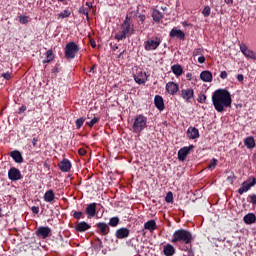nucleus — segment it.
Instances as JSON below:
<instances>
[{
  "mask_svg": "<svg viewBox=\"0 0 256 256\" xmlns=\"http://www.w3.org/2000/svg\"><path fill=\"white\" fill-rule=\"evenodd\" d=\"M212 103L218 113H223L225 107H231V93L225 89L216 90L212 95Z\"/></svg>",
  "mask_w": 256,
  "mask_h": 256,
  "instance_id": "obj_1",
  "label": "nucleus"
},
{
  "mask_svg": "<svg viewBox=\"0 0 256 256\" xmlns=\"http://www.w3.org/2000/svg\"><path fill=\"white\" fill-rule=\"evenodd\" d=\"M121 31L115 35V39L117 41H123V39H127V37H131L133 35L135 28L133 24H131V18L126 16L125 20L120 26Z\"/></svg>",
  "mask_w": 256,
  "mask_h": 256,
  "instance_id": "obj_2",
  "label": "nucleus"
},
{
  "mask_svg": "<svg viewBox=\"0 0 256 256\" xmlns=\"http://www.w3.org/2000/svg\"><path fill=\"white\" fill-rule=\"evenodd\" d=\"M193 240V236L191 232L185 229L176 230L173 234L172 243H185V245H189Z\"/></svg>",
  "mask_w": 256,
  "mask_h": 256,
  "instance_id": "obj_3",
  "label": "nucleus"
},
{
  "mask_svg": "<svg viewBox=\"0 0 256 256\" xmlns=\"http://www.w3.org/2000/svg\"><path fill=\"white\" fill-rule=\"evenodd\" d=\"M146 128H147V117L143 116V114L137 115L132 125L133 133H141V131H143Z\"/></svg>",
  "mask_w": 256,
  "mask_h": 256,
  "instance_id": "obj_4",
  "label": "nucleus"
},
{
  "mask_svg": "<svg viewBox=\"0 0 256 256\" xmlns=\"http://www.w3.org/2000/svg\"><path fill=\"white\" fill-rule=\"evenodd\" d=\"M79 53V46L75 42H69L64 48V55L67 59H75Z\"/></svg>",
  "mask_w": 256,
  "mask_h": 256,
  "instance_id": "obj_5",
  "label": "nucleus"
},
{
  "mask_svg": "<svg viewBox=\"0 0 256 256\" xmlns=\"http://www.w3.org/2000/svg\"><path fill=\"white\" fill-rule=\"evenodd\" d=\"M256 179L255 177L249 178L245 182L242 183L241 187L238 189L239 195H243V193H247L251 187H255Z\"/></svg>",
  "mask_w": 256,
  "mask_h": 256,
  "instance_id": "obj_6",
  "label": "nucleus"
},
{
  "mask_svg": "<svg viewBox=\"0 0 256 256\" xmlns=\"http://www.w3.org/2000/svg\"><path fill=\"white\" fill-rule=\"evenodd\" d=\"M161 45V38L155 37V39H148L145 42L144 49L146 51H155Z\"/></svg>",
  "mask_w": 256,
  "mask_h": 256,
  "instance_id": "obj_7",
  "label": "nucleus"
},
{
  "mask_svg": "<svg viewBox=\"0 0 256 256\" xmlns=\"http://www.w3.org/2000/svg\"><path fill=\"white\" fill-rule=\"evenodd\" d=\"M37 237H41V239H47V237H51V228L47 226H41L36 229Z\"/></svg>",
  "mask_w": 256,
  "mask_h": 256,
  "instance_id": "obj_8",
  "label": "nucleus"
},
{
  "mask_svg": "<svg viewBox=\"0 0 256 256\" xmlns=\"http://www.w3.org/2000/svg\"><path fill=\"white\" fill-rule=\"evenodd\" d=\"M8 178L10 181H19L23 179V176H21V171H19V169L12 167L8 171Z\"/></svg>",
  "mask_w": 256,
  "mask_h": 256,
  "instance_id": "obj_9",
  "label": "nucleus"
},
{
  "mask_svg": "<svg viewBox=\"0 0 256 256\" xmlns=\"http://www.w3.org/2000/svg\"><path fill=\"white\" fill-rule=\"evenodd\" d=\"M193 147H194L193 145H190V146H185V147L181 148L178 151L179 161H185V159H187V155H189V153H191Z\"/></svg>",
  "mask_w": 256,
  "mask_h": 256,
  "instance_id": "obj_10",
  "label": "nucleus"
},
{
  "mask_svg": "<svg viewBox=\"0 0 256 256\" xmlns=\"http://www.w3.org/2000/svg\"><path fill=\"white\" fill-rule=\"evenodd\" d=\"M240 51L245 55L248 59H254L256 60V54L252 50H250L247 45L241 44L240 45Z\"/></svg>",
  "mask_w": 256,
  "mask_h": 256,
  "instance_id": "obj_11",
  "label": "nucleus"
},
{
  "mask_svg": "<svg viewBox=\"0 0 256 256\" xmlns=\"http://www.w3.org/2000/svg\"><path fill=\"white\" fill-rule=\"evenodd\" d=\"M194 96H195V91H193V89L191 88L181 90V97L182 99L187 101V103H189V101H191V99H193Z\"/></svg>",
  "mask_w": 256,
  "mask_h": 256,
  "instance_id": "obj_12",
  "label": "nucleus"
},
{
  "mask_svg": "<svg viewBox=\"0 0 256 256\" xmlns=\"http://www.w3.org/2000/svg\"><path fill=\"white\" fill-rule=\"evenodd\" d=\"M86 215H88V219H92V217H95V213H97V204L91 203L88 204L85 210Z\"/></svg>",
  "mask_w": 256,
  "mask_h": 256,
  "instance_id": "obj_13",
  "label": "nucleus"
},
{
  "mask_svg": "<svg viewBox=\"0 0 256 256\" xmlns=\"http://www.w3.org/2000/svg\"><path fill=\"white\" fill-rule=\"evenodd\" d=\"M58 167L62 173H68V171H71V161L68 159H63L59 164Z\"/></svg>",
  "mask_w": 256,
  "mask_h": 256,
  "instance_id": "obj_14",
  "label": "nucleus"
},
{
  "mask_svg": "<svg viewBox=\"0 0 256 256\" xmlns=\"http://www.w3.org/2000/svg\"><path fill=\"white\" fill-rule=\"evenodd\" d=\"M166 91L169 93V95H175V93L179 91V85H177L175 82H168L166 84Z\"/></svg>",
  "mask_w": 256,
  "mask_h": 256,
  "instance_id": "obj_15",
  "label": "nucleus"
},
{
  "mask_svg": "<svg viewBox=\"0 0 256 256\" xmlns=\"http://www.w3.org/2000/svg\"><path fill=\"white\" fill-rule=\"evenodd\" d=\"M129 233H130L129 229L120 228V229L116 230L115 235H116L117 239H127V237H129Z\"/></svg>",
  "mask_w": 256,
  "mask_h": 256,
  "instance_id": "obj_16",
  "label": "nucleus"
},
{
  "mask_svg": "<svg viewBox=\"0 0 256 256\" xmlns=\"http://www.w3.org/2000/svg\"><path fill=\"white\" fill-rule=\"evenodd\" d=\"M169 35L172 38L177 37V39H181V40L185 39V32L177 28L172 29Z\"/></svg>",
  "mask_w": 256,
  "mask_h": 256,
  "instance_id": "obj_17",
  "label": "nucleus"
},
{
  "mask_svg": "<svg viewBox=\"0 0 256 256\" xmlns=\"http://www.w3.org/2000/svg\"><path fill=\"white\" fill-rule=\"evenodd\" d=\"M96 227H97V229H99V233L101 235H109L110 229H109V226L107 225V223H103V222L97 223Z\"/></svg>",
  "mask_w": 256,
  "mask_h": 256,
  "instance_id": "obj_18",
  "label": "nucleus"
},
{
  "mask_svg": "<svg viewBox=\"0 0 256 256\" xmlns=\"http://www.w3.org/2000/svg\"><path fill=\"white\" fill-rule=\"evenodd\" d=\"M200 79L204 81V83H211L213 81V74L210 71H202L200 74Z\"/></svg>",
  "mask_w": 256,
  "mask_h": 256,
  "instance_id": "obj_19",
  "label": "nucleus"
},
{
  "mask_svg": "<svg viewBox=\"0 0 256 256\" xmlns=\"http://www.w3.org/2000/svg\"><path fill=\"white\" fill-rule=\"evenodd\" d=\"M187 136L189 139H199V129L195 127H189L187 130Z\"/></svg>",
  "mask_w": 256,
  "mask_h": 256,
  "instance_id": "obj_20",
  "label": "nucleus"
},
{
  "mask_svg": "<svg viewBox=\"0 0 256 256\" xmlns=\"http://www.w3.org/2000/svg\"><path fill=\"white\" fill-rule=\"evenodd\" d=\"M10 157H12L15 163H23V155L19 152V150H13L10 152Z\"/></svg>",
  "mask_w": 256,
  "mask_h": 256,
  "instance_id": "obj_21",
  "label": "nucleus"
},
{
  "mask_svg": "<svg viewBox=\"0 0 256 256\" xmlns=\"http://www.w3.org/2000/svg\"><path fill=\"white\" fill-rule=\"evenodd\" d=\"M76 231H78L79 233H83L89 229H91V225H89L87 222H79L76 226H75Z\"/></svg>",
  "mask_w": 256,
  "mask_h": 256,
  "instance_id": "obj_22",
  "label": "nucleus"
},
{
  "mask_svg": "<svg viewBox=\"0 0 256 256\" xmlns=\"http://www.w3.org/2000/svg\"><path fill=\"white\" fill-rule=\"evenodd\" d=\"M155 107L159 109V111H163L165 109V103L163 102V97L160 95H156L154 98Z\"/></svg>",
  "mask_w": 256,
  "mask_h": 256,
  "instance_id": "obj_23",
  "label": "nucleus"
},
{
  "mask_svg": "<svg viewBox=\"0 0 256 256\" xmlns=\"http://www.w3.org/2000/svg\"><path fill=\"white\" fill-rule=\"evenodd\" d=\"M44 201L46 203H53V201H55V193L53 192V190H48L45 192Z\"/></svg>",
  "mask_w": 256,
  "mask_h": 256,
  "instance_id": "obj_24",
  "label": "nucleus"
},
{
  "mask_svg": "<svg viewBox=\"0 0 256 256\" xmlns=\"http://www.w3.org/2000/svg\"><path fill=\"white\" fill-rule=\"evenodd\" d=\"M243 221L246 225H253L256 221V216L253 213H248L244 216Z\"/></svg>",
  "mask_w": 256,
  "mask_h": 256,
  "instance_id": "obj_25",
  "label": "nucleus"
},
{
  "mask_svg": "<svg viewBox=\"0 0 256 256\" xmlns=\"http://www.w3.org/2000/svg\"><path fill=\"white\" fill-rule=\"evenodd\" d=\"M163 253L165 256H173L175 255V247L171 244H167L163 247Z\"/></svg>",
  "mask_w": 256,
  "mask_h": 256,
  "instance_id": "obj_26",
  "label": "nucleus"
},
{
  "mask_svg": "<svg viewBox=\"0 0 256 256\" xmlns=\"http://www.w3.org/2000/svg\"><path fill=\"white\" fill-rule=\"evenodd\" d=\"M134 81H136L138 85H143V83L147 81V74H145V72L139 73L137 76H134Z\"/></svg>",
  "mask_w": 256,
  "mask_h": 256,
  "instance_id": "obj_27",
  "label": "nucleus"
},
{
  "mask_svg": "<svg viewBox=\"0 0 256 256\" xmlns=\"http://www.w3.org/2000/svg\"><path fill=\"white\" fill-rule=\"evenodd\" d=\"M144 229L152 233V231H155V229H157V223L155 222V220H149L144 224Z\"/></svg>",
  "mask_w": 256,
  "mask_h": 256,
  "instance_id": "obj_28",
  "label": "nucleus"
},
{
  "mask_svg": "<svg viewBox=\"0 0 256 256\" xmlns=\"http://www.w3.org/2000/svg\"><path fill=\"white\" fill-rule=\"evenodd\" d=\"M244 145L247 149H254L255 148V139L251 136L245 138Z\"/></svg>",
  "mask_w": 256,
  "mask_h": 256,
  "instance_id": "obj_29",
  "label": "nucleus"
},
{
  "mask_svg": "<svg viewBox=\"0 0 256 256\" xmlns=\"http://www.w3.org/2000/svg\"><path fill=\"white\" fill-rule=\"evenodd\" d=\"M171 69L174 75H176V77H181V75H183V68L181 67V65L179 64L173 65Z\"/></svg>",
  "mask_w": 256,
  "mask_h": 256,
  "instance_id": "obj_30",
  "label": "nucleus"
},
{
  "mask_svg": "<svg viewBox=\"0 0 256 256\" xmlns=\"http://www.w3.org/2000/svg\"><path fill=\"white\" fill-rule=\"evenodd\" d=\"M55 59V54H53V50L46 51V59L43 60V63H51Z\"/></svg>",
  "mask_w": 256,
  "mask_h": 256,
  "instance_id": "obj_31",
  "label": "nucleus"
},
{
  "mask_svg": "<svg viewBox=\"0 0 256 256\" xmlns=\"http://www.w3.org/2000/svg\"><path fill=\"white\" fill-rule=\"evenodd\" d=\"M152 17L153 20L156 21V23H159V21L163 19V15L161 14V12H159V10H154L152 13Z\"/></svg>",
  "mask_w": 256,
  "mask_h": 256,
  "instance_id": "obj_32",
  "label": "nucleus"
},
{
  "mask_svg": "<svg viewBox=\"0 0 256 256\" xmlns=\"http://www.w3.org/2000/svg\"><path fill=\"white\" fill-rule=\"evenodd\" d=\"M108 225H110V227H117L119 225V217H112Z\"/></svg>",
  "mask_w": 256,
  "mask_h": 256,
  "instance_id": "obj_33",
  "label": "nucleus"
},
{
  "mask_svg": "<svg viewBox=\"0 0 256 256\" xmlns=\"http://www.w3.org/2000/svg\"><path fill=\"white\" fill-rule=\"evenodd\" d=\"M218 163H219V160H217L216 158H213L210 161V164L208 165V169H210V171H213L215 169V167H217Z\"/></svg>",
  "mask_w": 256,
  "mask_h": 256,
  "instance_id": "obj_34",
  "label": "nucleus"
},
{
  "mask_svg": "<svg viewBox=\"0 0 256 256\" xmlns=\"http://www.w3.org/2000/svg\"><path fill=\"white\" fill-rule=\"evenodd\" d=\"M19 23H21V25H27V23H29V17L25 15L19 16Z\"/></svg>",
  "mask_w": 256,
  "mask_h": 256,
  "instance_id": "obj_35",
  "label": "nucleus"
},
{
  "mask_svg": "<svg viewBox=\"0 0 256 256\" xmlns=\"http://www.w3.org/2000/svg\"><path fill=\"white\" fill-rule=\"evenodd\" d=\"M83 123H85V118H79L76 120V129H80L83 127Z\"/></svg>",
  "mask_w": 256,
  "mask_h": 256,
  "instance_id": "obj_36",
  "label": "nucleus"
},
{
  "mask_svg": "<svg viewBox=\"0 0 256 256\" xmlns=\"http://www.w3.org/2000/svg\"><path fill=\"white\" fill-rule=\"evenodd\" d=\"M202 14L204 15V17H209V15H211V7L206 6L203 9Z\"/></svg>",
  "mask_w": 256,
  "mask_h": 256,
  "instance_id": "obj_37",
  "label": "nucleus"
},
{
  "mask_svg": "<svg viewBox=\"0 0 256 256\" xmlns=\"http://www.w3.org/2000/svg\"><path fill=\"white\" fill-rule=\"evenodd\" d=\"M166 203H173V192H168L165 197Z\"/></svg>",
  "mask_w": 256,
  "mask_h": 256,
  "instance_id": "obj_38",
  "label": "nucleus"
},
{
  "mask_svg": "<svg viewBox=\"0 0 256 256\" xmlns=\"http://www.w3.org/2000/svg\"><path fill=\"white\" fill-rule=\"evenodd\" d=\"M96 123H99V118L94 117L91 119V121L87 122V125H89L90 127H93V125H95Z\"/></svg>",
  "mask_w": 256,
  "mask_h": 256,
  "instance_id": "obj_39",
  "label": "nucleus"
},
{
  "mask_svg": "<svg viewBox=\"0 0 256 256\" xmlns=\"http://www.w3.org/2000/svg\"><path fill=\"white\" fill-rule=\"evenodd\" d=\"M207 101V96L205 94H200L198 96V103H205Z\"/></svg>",
  "mask_w": 256,
  "mask_h": 256,
  "instance_id": "obj_40",
  "label": "nucleus"
},
{
  "mask_svg": "<svg viewBox=\"0 0 256 256\" xmlns=\"http://www.w3.org/2000/svg\"><path fill=\"white\" fill-rule=\"evenodd\" d=\"M71 15V13H69V11L64 10L63 12H61L59 14V17H61L62 19H65L66 17H69Z\"/></svg>",
  "mask_w": 256,
  "mask_h": 256,
  "instance_id": "obj_41",
  "label": "nucleus"
},
{
  "mask_svg": "<svg viewBox=\"0 0 256 256\" xmlns=\"http://www.w3.org/2000/svg\"><path fill=\"white\" fill-rule=\"evenodd\" d=\"M73 217L74 219H81V217H83V212L75 211Z\"/></svg>",
  "mask_w": 256,
  "mask_h": 256,
  "instance_id": "obj_42",
  "label": "nucleus"
},
{
  "mask_svg": "<svg viewBox=\"0 0 256 256\" xmlns=\"http://www.w3.org/2000/svg\"><path fill=\"white\" fill-rule=\"evenodd\" d=\"M1 77H3V79H6V81H9V79H11V73L9 72L2 73Z\"/></svg>",
  "mask_w": 256,
  "mask_h": 256,
  "instance_id": "obj_43",
  "label": "nucleus"
},
{
  "mask_svg": "<svg viewBox=\"0 0 256 256\" xmlns=\"http://www.w3.org/2000/svg\"><path fill=\"white\" fill-rule=\"evenodd\" d=\"M201 53H203V50H201L200 48H196L193 51V56L197 57V55H201Z\"/></svg>",
  "mask_w": 256,
  "mask_h": 256,
  "instance_id": "obj_44",
  "label": "nucleus"
},
{
  "mask_svg": "<svg viewBox=\"0 0 256 256\" xmlns=\"http://www.w3.org/2000/svg\"><path fill=\"white\" fill-rule=\"evenodd\" d=\"M31 211H32V213H34V215H38L39 214V207L38 206H32Z\"/></svg>",
  "mask_w": 256,
  "mask_h": 256,
  "instance_id": "obj_45",
  "label": "nucleus"
},
{
  "mask_svg": "<svg viewBox=\"0 0 256 256\" xmlns=\"http://www.w3.org/2000/svg\"><path fill=\"white\" fill-rule=\"evenodd\" d=\"M249 197H250V203H252V205H256V195L252 194Z\"/></svg>",
  "mask_w": 256,
  "mask_h": 256,
  "instance_id": "obj_46",
  "label": "nucleus"
},
{
  "mask_svg": "<svg viewBox=\"0 0 256 256\" xmlns=\"http://www.w3.org/2000/svg\"><path fill=\"white\" fill-rule=\"evenodd\" d=\"M25 111H27V106L22 105V106L19 108L18 113L21 115L22 113H25Z\"/></svg>",
  "mask_w": 256,
  "mask_h": 256,
  "instance_id": "obj_47",
  "label": "nucleus"
},
{
  "mask_svg": "<svg viewBox=\"0 0 256 256\" xmlns=\"http://www.w3.org/2000/svg\"><path fill=\"white\" fill-rule=\"evenodd\" d=\"M78 153H79V155H81L83 157L84 155H87V150H85L84 148H80L78 150Z\"/></svg>",
  "mask_w": 256,
  "mask_h": 256,
  "instance_id": "obj_48",
  "label": "nucleus"
},
{
  "mask_svg": "<svg viewBox=\"0 0 256 256\" xmlns=\"http://www.w3.org/2000/svg\"><path fill=\"white\" fill-rule=\"evenodd\" d=\"M227 181H229L230 183H233L235 181V175L232 174L231 176H228Z\"/></svg>",
  "mask_w": 256,
  "mask_h": 256,
  "instance_id": "obj_49",
  "label": "nucleus"
},
{
  "mask_svg": "<svg viewBox=\"0 0 256 256\" xmlns=\"http://www.w3.org/2000/svg\"><path fill=\"white\" fill-rule=\"evenodd\" d=\"M220 77H221V79H225L227 77V71H222L220 73Z\"/></svg>",
  "mask_w": 256,
  "mask_h": 256,
  "instance_id": "obj_50",
  "label": "nucleus"
},
{
  "mask_svg": "<svg viewBox=\"0 0 256 256\" xmlns=\"http://www.w3.org/2000/svg\"><path fill=\"white\" fill-rule=\"evenodd\" d=\"M236 79H237V81H239V82L243 81V79H244L243 74H238L237 77H236Z\"/></svg>",
  "mask_w": 256,
  "mask_h": 256,
  "instance_id": "obj_51",
  "label": "nucleus"
},
{
  "mask_svg": "<svg viewBox=\"0 0 256 256\" xmlns=\"http://www.w3.org/2000/svg\"><path fill=\"white\" fill-rule=\"evenodd\" d=\"M39 141V139H37V138H33L32 139V145H33V147H37V142Z\"/></svg>",
  "mask_w": 256,
  "mask_h": 256,
  "instance_id": "obj_52",
  "label": "nucleus"
},
{
  "mask_svg": "<svg viewBox=\"0 0 256 256\" xmlns=\"http://www.w3.org/2000/svg\"><path fill=\"white\" fill-rule=\"evenodd\" d=\"M198 63H205V56H200L198 58Z\"/></svg>",
  "mask_w": 256,
  "mask_h": 256,
  "instance_id": "obj_53",
  "label": "nucleus"
},
{
  "mask_svg": "<svg viewBox=\"0 0 256 256\" xmlns=\"http://www.w3.org/2000/svg\"><path fill=\"white\" fill-rule=\"evenodd\" d=\"M90 45L93 49H95L97 47V44L95 43V40H91L90 41Z\"/></svg>",
  "mask_w": 256,
  "mask_h": 256,
  "instance_id": "obj_54",
  "label": "nucleus"
},
{
  "mask_svg": "<svg viewBox=\"0 0 256 256\" xmlns=\"http://www.w3.org/2000/svg\"><path fill=\"white\" fill-rule=\"evenodd\" d=\"M191 77H193V74H191V73L186 74V79L188 81H191Z\"/></svg>",
  "mask_w": 256,
  "mask_h": 256,
  "instance_id": "obj_55",
  "label": "nucleus"
},
{
  "mask_svg": "<svg viewBox=\"0 0 256 256\" xmlns=\"http://www.w3.org/2000/svg\"><path fill=\"white\" fill-rule=\"evenodd\" d=\"M226 5H233V0H224Z\"/></svg>",
  "mask_w": 256,
  "mask_h": 256,
  "instance_id": "obj_56",
  "label": "nucleus"
},
{
  "mask_svg": "<svg viewBox=\"0 0 256 256\" xmlns=\"http://www.w3.org/2000/svg\"><path fill=\"white\" fill-rule=\"evenodd\" d=\"M139 21H141V23H143L145 21V15H140Z\"/></svg>",
  "mask_w": 256,
  "mask_h": 256,
  "instance_id": "obj_57",
  "label": "nucleus"
},
{
  "mask_svg": "<svg viewBox=\"0 0 256 256\" xmlns=\"http://www.w3.org/2000/svg\"><path fill=\"white\" fill-rule=\"evenodd\" d=\"M111 47H112L113 51H117V49H119V46H117V44L111 45Z\"/></svg>",
  "mask_w": 256,
  "mask_h": 256,
  "instance_id": "obj_58",
  "label": "nucleus"
},
{
  "mask_svg": "<svg viewBox=\"0 0 256 256\" xmlns=\"http://www.w3.org/2000/svg\"><path fill=\"white\" fill-rule=\"evenodd\" d=\"M99 249H103V242L99 240Z\"/></svg>",
  "mask_w": 256,
  "mask_h": 256,
  "instance_id": "obj_59",
  "label": "nucleus"
},
{
  "mask_svg": "<svg viewBox=\"0 0 256 256\" xmlns=\"http://www.w3.org/2000/svg\"><path fill=\"white\" fill-rule=\"evenodd\" d=\"M84 15H87V17H89V14L87 12H84Z\"/></svg>",
  "mask_w": 256,
  "mask_h": 256,
  "instance_id": "obj_60",
  "label": "nucleus"
},
{
  "mask_svg": "<svg viewBox=\"0 0 256 256\" xmlns=\"http://www.w3.org/2000/svg\"><path fill=\"white\" fill-rule=\"evenodd\" d=\"M123 55V52H121L119 55H118V57H121Z\"/></svg>",
  "mask_w": 256,
  "mask_h": 256,
  "instance_id": "obj_61",
  "label": "nucleus"
},
{
  "mask_svg": "<svg viewBox=\"0 0 256 256\" xmlns=\"http://www.w3.org/2000/svg\"><path fill=\"white\" fill-rule=\"evenodd\" d=\"M93 69H95V66H93V67L90 69V71H93Z\"/></svg>",
  "mask_w": 256,
  "mask_h": 256,
  "instance_id": "obj_62",
  "label": "nucleus"
},
{
  "mask_svg": "<svg viewBox=\"0 0 256 256\" xmlns=\"http://www.w3.org/2000/svg\"><path fill=\"white\" fill-rule=\"evenodd\" d=\"M0 217H1V208H0Z\"/></svg>",
  "mask_w": 256,
  "mask_h": 256,
  "instance_id": "obj_63",
  "label": "nucleus"
}]
</instances>
